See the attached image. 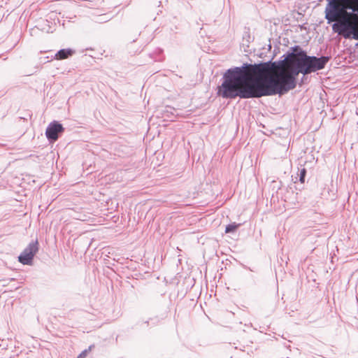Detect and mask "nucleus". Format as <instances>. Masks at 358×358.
Masks as SVG:
<instances>
[{
    "label": "nucleus",
    "mask_w": 358,
    "mask_h": 358,
    "mask_svg": "<svg viewBox=\"0 0 358 358\" xmlns=\"http://www.w3.org/2000/svg\"><path fill=\"white\" fill-rule=\"evenodd\" d=\"M73 53V51L71 49H62L57 52L55 55L56 59H64L68 58L69 56H71Z\"/></svg>",
    "instance_id": "nucleus-5"
},
{
    "label": "nucleus",
    "mask_w": 358,
    "mask_h": 358,
    "mask_svg": "<svg viewBox=\"0 0 358 358\" xmlns=\"http://www.w3.org/2000/svg\"><path fill=\"white\" fill-rule=\"evenodd\" d=\"M327 57H310L305 52L292 53L278 62L244 64L228 69L217 94L224 99L259 98L282 94L296 87V78L324 68Z\"/></svg>",
    "instance_id": "nucleus-1"
},
{
    "label": "nucleus",
    "mask_w": 358,
    "mask_h": 358,
    "mask_svg": "<svg viewBox=\"0 0 358 358\" xmlns=\"http://www.w3.org/2000/svg\"><path fill=\"white\" fill-rule=\"evenodd\" d=\"M306 171L305 169H302L300 172V181L301 182L303 183L305 180V176H306Z\"/></svg>",
    "instance_id": "nucleus-7"
},
{
    "label": "nucleus",
    "mask_w": 358,
    "mask_h": 358,
    "mask_svg": "<svg viewBox=\"0 0 358 358\" xmlns=\"http://www.w3.org/2000/svg\"><path fill=\"white\" fill-rule=\"evenodd\" d=\"M239 224H236L235 223L229 224L226 227L225 232L226 233H231L234 232L236 230V229L238 227Z\"/></svg>",
    "instance_id": "nucleus-6"
},
{
    "label": "nucleus",
    "mask_w": 358,
    "mask_h": 358,
    "mask_svg": "<svg viewBox=\"0 0 358 358\" xmlns=\"http://www.w3.org/2000/svg\"><path fill=\"white\" fill-rule=\"evenodd\" d=\"M38 245L37 241L30 243L18 257L19 262L24 265H31L34 257L38 250Z\"/></svg>",
    "instance_id": "nucleus-3"
},
{
    "label": "nucleus",
    "mask_w": 358,
    "mask_h": 358,
    "mask_svg": "<svg viewBox=\"0 0 358 358\" xmlns=\"http://www.w3.org/2000/svg\"><path fill=\"white\" fill-rule=\"evenodd\" d=\"M325 18L334 32L358 40V0H327Z\"/></svg>",
    "instance_id": "nucleus-2"
},
{
    "label": "nucleus",
    "mask_w": 358,
    "mask_h": 358,
    "mask_svg": "<svg viewBox=\"0 0 358 358\" xmlns=\"http://www.w3.org/2000/svg\"><path fill=\"white\" fill-rule=\"evenodd\" d=\"M91 350V347L89 348L88 350H85L83 351L78 356V358H84L87 354Z\"/></svg>",
    "instance_id": "nucleus-8"
},
{
    "label": "nucleus",
    "mask_w": 358,
    "mask_h": 358,
    "mask_svg": "<svg viewBox=\"0 0 358 358\" xmlns=\"http://www.w3.org/2000/svg\"><path fill=\"white\" fill-rule=\"evenodd\" d=\"M64 129L63 126L57 121L49 124L45 131V136L49 141H55L58 139L59 134L62 133Z\"/></svg>",
    "instance_id": "nucleus-4"
}]
</instances>
